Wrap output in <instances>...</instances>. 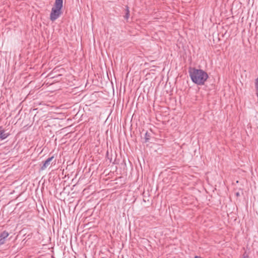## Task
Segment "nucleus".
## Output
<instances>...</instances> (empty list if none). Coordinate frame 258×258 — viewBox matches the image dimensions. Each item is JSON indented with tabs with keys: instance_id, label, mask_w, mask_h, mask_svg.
<instances>
[{
	"instance_id": "nucleus-3",
	"label": "nucleus",
	"mask_w": 258,
	"mask_h": 258,
	"mask_svg": "<svg viewBox=\"0 0 258 258\" xmlns=\"http://www.w3.org/2000/svg\"><path fill=\"white\" fill-rule=\"evenodd\" d=\"M9 232L6 230L0 232V245H2L5 243L6 238L9 236Z\"/></svg>"
},
{
	"instance_id": "nucleus-7",
	"label": "nucleus",
	"mask_w": 258,
	"mask_h": 258,
	"mask_svg": "<svg viewBox=\"0 0 258 258\" xmlns=\"http://www.w3.org/2000/svg\"><path fill=\"white\" fill-rule=\"evenodd\" d=\"M150 137H151V134L150 133H149L148 132H146L145 133V137H144V140H145L144 142L147 143V142H149Z\"/></svg>"
},
{
	"instance_id": "nucleus-4",
	"label": "nucleus",
	"mask_w": 258,
	"mask_h": 258,
	"mask_svg": "<svg viewBox=\"0 0 258 258\" xmlns=\"http://www.w3.org/2000/svg\"><path fill=\"white\" fill-rule=\"evenodd\" d=\"M54 158V156H52L50 157H49L43 163V165L41 167L40 169L41 170H45L47 167H48L50 164V162L52 161Z\"/></svg>"
},
{
	"instance_id": "nucleus-2",
	"label": "nucleus",
	"mask_w": 258,
	"mask_h": 258,
	"mask_svg": "<svg viewBox=\"0 0 258 258\" xmlns=\"http://www.w3.org/2000/svg\"><path fill=\"white\" fill-rule=\"evenodd\" d=\"M63 0H55L54 6L52 8L50 14V20L53 22L59 17L62 12Z\"/></svg>"
},
{
	"instance_id": "nucleus-5",
	"label": "nucleus",
	"mask_w": 258,
	"mask_h": 258,
	"mask_svg": "<svg viewBox=\"0 0 258 258\" xmlns=\"http://www.w3.org/2000/svg\"><path fill=\"white\" fill-rule=\"evenodd\" d=\"M9 136V134L5 133V131L3 128L2 126H0V139L3 140L6 139Z\"/></svg>"
},
{
	"instance_id": "nucleus-6",
	"label": "nucleus",
	"mask_w": 258,
	"mask_h": 258,
	"mask_svg": "<svg viewBox=\"0 0 258 258\" xmlns=\"http://www.w3.org/2000/svg\"><path fill=\"white\" fill-rule=\"evenodd\" d=\"M124 11L125 15L123 17L126 21H127L130 16L129 7L127 6H125Z\"/></svg>"
},
{
	"instance_id": "nucleus-11",
	"label": "nucleus",
	"mask_w": 258,
	"mask_h": 258,
	"mask_svg": "<svg viewBox=\"0 0 258 258\" xmlns=\"http://www.w3.org/2000/svg\"><path fill=\"white\" fill-rule=\"evenodd\" d=\"M195 258H203L201 256H195Z\"/></svg>"
},
{
	"instance_id": "nucleus-9",
	"label": "nucleus",
	"mask_w": 258,
	"mask_h": 258,
	"mask_svg": "<svg viewBox=\"0 0 258 258\" xmlns=\"http://www.w3.org/2000/svg\"><path fill=\"white\" fill-rule=\"evenodd\" d=\"M236 197H239V196H240V194H239V192H236Z\"/></svg>"
},
{
	"instance_id": "nucleus-8",
	"label": "nucleus",
	"mask_w": 258,
	"mask_h": 258,
	"mask_svg": "<svg viewBox=\"0 0 258 258\" xmlns=\"http://www.w3.org/2000/svg\"><path fill=\"white\" fill-rule=\"evenodd\" d=\"M255 87L256 90V95L258 97V77L255 80Z\"/></svg>"
},
{
	"instance_id": "nucleus-10",
	"label": "nucleus",
	"mask_w": 258,
	"mask_h": 258,
	"mask_svg": "<svg viewBox=\"0 0 258 258\" xmlns=\"http://www.w3.org/2000/svg\"><path fill=\"white\" fill-rule=\"evenodd\" d=\"M242 258H249L248 255H244Z\"/></svg>"
},
{
	"instance_id": "nucleus-12",
	"label": "nucleus",
	"mask_w": 258,
	"mask_h": 258,
	"mask_svg": "<svg viewBox=\"0 0 258 258\" xmlns=\"http://www.w3.org/2000/svg\"><path fill=\"white\" fill-rule=\"evenodd\" d=\"M55 164V161L54 160V164Z\"/></svg>"
},
{
	"instance_id": "nucleus-1",
	"label": "nucleus",
	"mask_w": 258,
	"mask_h": 258,
	"mask_svg": "<svg viewBox=\"0 0 258 258\" xmlns=\"http://www.w3.org/2000/svg\"><path fill=\"white\" fill-rule=\"evenodd\" d=\"M189 75L193 83L198 85H203L209 78L208 74L203 70L190 67Z\"/></svg>"
}]
</instances>
